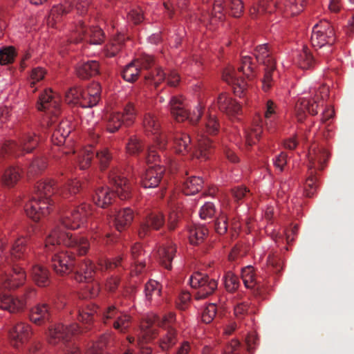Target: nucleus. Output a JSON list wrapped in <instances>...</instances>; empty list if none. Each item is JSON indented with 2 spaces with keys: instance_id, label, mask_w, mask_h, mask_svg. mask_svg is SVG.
<instances>
[{
  "instance_id": "obj_18",
  "label": "nucleus",
  "mask_w": 354,
  "mask_h": 354,
  "mask_svg": "<svg viewBox=\"0 0 354 354\" xmlns=\"http://www.w3.org/2000/svg\"><path fill=\"white\" fill-rule=\"evenodd\" d=\"M53 267L60 274L68 272L73 266L71 257L64 251H57L52 257Z\"/></svg>"
},
{
  "instance_id": "obj_23",
  "label": "nucleus",
  "mask_w": 354,
  "mask_h": 354,
  "mask_svg": "<svg viewBox=\"0 0 354 354\" xmlns=\"http://www.w3.org/2000/svg\"><path fill=\"white\" fill-rule=\"evenodd\" d=\"M26 305V299H14L8 294L0 295V308L15 313L23 309Z\"/></svg>"
},
{
  "instance_id": "obj_38",
  "label": "nucleus",
  "mask_w": 354,
  "mask_h": 354,
  "mask_svg": "<svg viewBox=\"0 0 354 354\" xmlns=\"http://www.w3.org/2000/svg\"><path fill=\"white\" fill-rule=\"evenodd\" d=\"M104 119L107 122V131L110 133L117 131L122 124L125 123L121 116V114L118 112H111L107 113Z\"/></svg>"
},
{
  "instance_id": "obj_36",
  "label": "nucleus",
  "mask_w": 354,
  "mask_h": 354,
  "mask_svg": "<svg viewBox=\"0 0 354 354\" xmlns=\"http://www.w3.org/2000/svg\"><path fill=\"white\" fill-rule=\"evenodd\" d=\"M174 149L176 153L183 155L188 153L191 149V138L187 133L178 134L174 140Z\"/></svg>"
},
{
  "instance_id": "obj_30",
  "label": "nucleus",
  "mask_w": 354,
  "mask_h": 354,
  "mask_svg": "<svg viewBox=\"0 0 354 354\" xmlns=\"http://www.w3.org/2000/svg\"><path fill=\"white\" fill-rule=\"evenodd\" d=\"M38 140L33 132H24L19 140L18 148L25 153H30L37 147Z\"/></svg>"
},
{
  "instance_id": "obj_33",
  "label": "nucleus",
  "mask_w": 354,
  "mask_h": 354,
  "mask_svg": "<svg viewBox=\"0 0 354 354\" xmlns=\"http://www.w3.org/2000/svg\"><path fill=\"white\" fill-rule=\"evenodd\" d=\"M278 77V73L276 70L275 64L270 66H266L264 68V75L262 79V88L265 92H268L274 85L276 79Z\"/></svg>"
},
{
  "instance_id": "obj_16",
  "label": "nucleus",
  "mask_w": 354,
  "mask_h": 354,
  "mask_svg": "<svg viewBox=\"0 0 354 354\" xmlns=\"http://www.w3.org/2000/svg\"><path fill=\"white\" fill-rule=\"evenodd\" d=\"M223 80L229 84L234 86V93L241 97L247 88V83L237 76V73L234 68L229 66L225 68L223 73Z\"/></svg>"
},
{
  "instance_id": "obj_49",
  "label": "nucleus",
  "mask_w": 354,
  "mask_h": 354,
  "mask_svg": "<svg viewBox=\"0 0 354 354\" xmlns=\"http://www.w3.org/2000/svg\"><path fill=\"white\" fill-rule=\"evenodd\" d=\"M304 0H286L285 10L292 15H297L304 10Z\"/></svg>"
},
{
  "instance_id": "obj_50",
  "label": "nucleus",
  "mask_w": 354,
  "mask_h": 354,
  "mask_svg": "<svg viewBox=\"0 0 354 354\" xmlns=\"http://www.w3.org/2000/svg\"><path fill=\"white\" fill-rule=\"evenodd\" d=\"M176 342V332L173 328H169L161 338L160 346L162 350H167L174 345Z\"/></svg>"
},
{
  "instance_id": "obj_48",
  "label": "nucleus",
  "mask_w": 354,
  "mask_h": 354,
  "mask_svg": "<svg viewBox=\"0 0 354 354\" xmlns=\"http://www.w3.org/2000/svg\"><path fill=\"white\" fill-rule=\"evenodd\" d=\"M241 277L245 286L247 288H252L255 286V278L253 267L248 266L241 270Z\"/></svg>"
},
{
  "instance_id": "obj_17",
  "label": "nucleus",
  "mask_w": 354,
  "mask_h": 354,
  "mask_svg": "<svg viewBox=\"0 0 354 354\" xmlns=\"http://www.w3.org/2000/svg\"><path fill=\"white\" fill-rule=\"evenodd\" d=\"M142 125L146 132L151 133L156 136V142L160 149H162L166 143L163 136H158L160 124L155 116L150 113L145 115Z\"/></svg>"
},
{
  "instance_id": "obj_20",
  "label": "nucleus",
  "mask_w": 354,
  "mask_h": 354,
  "mask_svg": "<svg viewBox=\"0 0 354 354\" xmlns=\"http://www.w3.org/2000/svg\"><path fill=\"white\" fill-rule=\"evenodd\" d=\"M164 223V216L161 213H152L142 223L139 230V235L143 237L147 235L151 230H159Z\"/></svg>"
},
{
  "instance_id": "obj_10",
  "label": "nucleus",
  "mask_w": 354,
  "mask_h": 354,
  "mask_svg": "<svg viewBox=\"0 0 354 354\" xmlns=\"http://www.w3.org/2000/svg\"><path fill=\"white\" fill-rule=\"evenodd\" d=\"M75 35L80 37L79 40H85L89 44L99 45L104 40V34L102 29L97 26L85 30L83 23H80L77 28Z\"/></svg>"
},
{
  "instance_id": "obj_24",
  "label": "nucleus",
  "mask_w": 354,
  "mask_h": 354,
  "mask_svg": "<svg viewBox=\"0 0 354 354\" xmlns=\"http://www.w3.org/2000/svg\"><path fill=\"white\" fill-rule=\"evenodd\" d=\"M71 130L72 127L69 121H62L52 135L51 140L53 144L58 146L64 145Z\"/></svg>"
},
{
  "instance_id": "obj_37",
  "label": "nucleus",
  "mask_w": 354,
  "mask_h": 354,
  "mask_svg": "<svg viewBox=\"0 0 354 354\" xmlns=\"http://www.w3.org/2000/svg\"><path fill=\"white\" fill-rule=\"evenodd\" d=\"M203 180L197 176H191L183 184V192L185 195H194L203 187Z\"/></svg>"
},
{
  "instance_id": "obj_62",
  "label": "nucleus",
  "mask_w": 354,
  "mask_h": 354,
  "mask_svg": "<svg viewBox=\"0 0 354 354\" xmlns=\"http://www.w3.org/2000/svg\"><path fill=\"white\" fill-rule=\"evenodd\" d=\"M166 75V73L161 68H157L151 75L149 77H146V79L149 80L151 84L157 86L165 80Z\"/></svg>"
},
{
  "instance_id": "obj_26",
  "label": "nucleus",
  "mask_w": 354,
  "mask_h": 354,
  "mask_svg": "<svg viewBox=\"0 0 354 354\" xmlns=\"http://www.w3.org/2000/svg\"><path fill=\"white\" fill-rule=\"evenodd\" d=\"M171 113L178 122H183L186 119L189 120L183 102L181 99L173 97L169 101Z\"/></svg>"
},
{
  "instance_id": "obj_59",
  "label": "nucleus",
  "mask_w": 354,
  "mask_h": 354,
  "mask_svg": "<svg viewBox=\"0 0 354 354\" xmlns=\"http://www.w3.org/2000/svg\"><path fill=\"white\" fill-rule=\"evenodd\" d=\"M216 212L214 205L211 202H206L201 207L199 212V216L201 219H207L212 218Z\"/></svg>"
},
{
  "instance_id": "obj_4",
  "label": "nucleus",
  "mask_w": 354,
  "mask_h": 354,
  "mask_svg": "<svg viewBox=\"0 0 354 354\" xmlns=\"http://www.w3.org/2000/svg\"><path fill=\"white\" fill-rule=\"evenodd\" d=\"M26 244L24 236L15 239L10 249H8L6 240L0 241V267L10 266L14 259H19L25 250Z\"/></svg>"
},
{
  "instance_id": "obj_41",
  "label": "nucleus",
  "mask_w": 354,
  "mask_h": 354,
  "mask_svg": "<svg viewBox=\"0 0 354 354\" xmlns=\"http://www.w3.org/2000/svg\"><path fill=\"white\" fill-rule=\"evenodd\" d=\"M276 6L275 0H261L257 6H254L250 10V12L252 16L263 12H272Z\"/></svg>"
},
{
  "instance_id": "obj_21",
  "label": "nucleus",
  "mask_w": 354,
  "mask_h": 354,
  "mask_svg": "<svg viewBox=\"0 0 354 354\" xmlns=\"http://www.w3.org/2000/svg\"><path fill=\"white\" fill-rule=\"evenodd\" d=\"M263 131L262 124L260 119H255L252 124L245 128L243 132V139L248 146L256 143Z\"/></svg>"
},
{
  "instance_id": "obj_5",
  "label": "nucleus",
  "mask_w": 354,
  "mask_h": 354,
  "mask_svg": "<svg viewBox=\"0 0 354 354\" xmlns=\"http://www.w3.org/2000/svg\"><path fill=\"white\" fill-rule=\"evenodd\" d=\"M189 281L191 286L197 289L195 295L196 299H205L212 294L218 285L216 280L201 272H196L192 274Z\"/></svg>"
},
{
  "instance_id": "obj_52",
  "label": "nucleus",
  "mask_w": 354,
  "mask_h": 354,
  "mask_svg": "<svg viewBox=\"0 0 354 354\" xmlns=\"http://www.w3.org/2000/svg\"><path fill=\"white\" fill-rule=\"evenodd\" d=\"M254 67L252 64L251 57L250 56H243L241 59V65L239 68V72L243 73L248 78L254 76Z\"/></svg>"
},
{
  "instance_id": "obj_39",
  "label": "nucleus",
  "mask_w": 354,
  "mask_h": 354,
  "mask_svg": "<svg viewBox=\"0 0 354 354\" xmlns=\"http://www.w3.org/2000/svg\"><path fill=\"white\" fill-rule=\"evenodd\" d=\"M32 277L39 286H46L48 283V272L42 266L35 265L32 269Z\"/></svg>"
},
{
  "instance_id": "obj_25",
  "label": "nucleus",
  "mask_w": 354,
  "mask_h": 354,
  "mask_svg": "<svg viewBox=\"0 0 354 354\" xmlns=\"http://www.w3.org/2000/svg\"><path fill=\"white\" fill-rule=\"evenodd\" d=\"M99 72V64L96 61L82 62L76 66V73L78 77L86 79L95 75Z\"/></svg>"
},
{
  "instance_id": "obj_51",
  "label": "nucleus",
  "mask_w": 354,
  "mask_h": 354,
  "mask_svg": "<svg viewBox=\"0 0 354 354\" xmlns=\"http://www.w3.org/2000/svg\"><path fill=\"white\" fill-rule=\"evenodd\" d=\"M142 254V250L141 249L140 245L138 243L135 244L131 248V256L134 260L136 274L140 272L142 268L144 267V264L142 259H139L140 257H141Z\"/></svg>"
},
{
  "instance_id": "obj_42",
  "label": "nucleus",
  "mask_w": 354,
  "mask_h": 354,
  "mask_svg": "<svg viewBox=\"0 0 354 354\" xmlns=\"http://www.w3.org/2000/svg\"><path fill=\"white\" fill-rule=\"evenodd\" d=\"M139 66L138 61L128 64L122 71L123 78L129 82L136 81L140 73Z\"/></svg>"
},
{
  "instance_id": "obj_55",
  "label": "nucleus",
  "mask_w": 354,
  "mask_h": 354,
  "mask_svg": "<svg viewBox=\"0 0 354 354\" xmlns=\"http://www.w3.org/2000/svg\"><path fill=\"white\" fill-rule=\"evenodd\" d=\"M97 313L95 306H87L79 310V319L82 322H89L93 320V315Z\"/></svg>"
},
{
  "instance_id": "obj_3",
  "label": "nucleus",
  "mask_w": 354,
  "mask_h": 354,
  "mask_svg": "<svg viewBox=\"0 0 354 354\" xmlns=\"http://www.w3.org/2000/svg\"><path fill=\"white\" fill-rule=\"evenodd\" d=\"M311 43L314 48L322 49L324 52H319V55H328L332 52L331 46L335 42L333 29L330 24L326 21H320L314 25L311 35Z\"/></svg>"
},
{
  "instance_id": "obj_27",
  "label": "nucleus",
  "mask_w": 354,
  "mask_h": 354,
  "mask_svg": "<svg viewBox=\"0 0 354 354\" xmlns=\"http://www.w3.org/2000/svg\"><path fill=\"white\" fill-rule=\"evenodd\" d=\"M37 196L41 200L49 201L50 205V197L55 193V183L52 180H44L37 183L36 187Z\"/></svg>"
},
{
  "instance_id": "obj_13",
  "label": "nucleus",
  "mask_w": 354,
  "mask_h": 354,
  "mask_svg": "<svg viewBox=\"0 0 354 354\" xmlns=\"http://www.w3.org/2000/svg\"><path fill=\"white\" fill-rule=\"evenodd\" d=\"M164 171V168L156 164L149 167L142 176L141 183L142 186L145 188L156 187L162 178Z\"/></svg>"
},
{
  "instance_id": "obj_47",
  "label": "nucleus",
  "mask_w": 354,
  "mask_h": 354,
  "mask_svg": "<svg viewBox=\"0 0 354 354\" xmlns=\"http://www.w3.org/2000/svg\"><path fill=\"white\" fill-rule=\"evenodd\" d=\"M223 0H216L214 4L213 10L209 16V21L212 24H216L218 21H221L225 18L223 12Z\"/></svg>"
},
{
  "instance_id": "obj_29",
  "label": "nucleus",
  "mask_w": 354,
  "mask_h": 354,
  "mask_svg": "<svg viewBox=\"0 0 354 354\" xmlns=\"http://www.w3.org/2000/svg\"><path fill=\"white\" fill-rule=\"evenodd\" d=\"M176 250L175 245L169 243L167 245H163L158 251L160 263L167 270L171 269V261Z\"/></svg>"
},
{
  "instance_id": "obj_32",
  "label": "nucleus",
  "mask_w": 354,
  "mask_h": 354,
  "mask_svg": "<svg viewBox=\"0 0 354 354\" xmlns=\"http://www.w3.org/2000/svg\"><path fill=\"white\" fill-rule=\"evenodd\" d=\"M21 175L17 168L10 167L2 174L1 183L4 187L10 188L14 187L19 180Z\"/></svg>"
},
{
  "instance_id": "obj_57",
  "label": "nucleus",
  "mask_w": 354,
  "mask_h": 354,
  "mask_svg": "<svg viewBox=\"0 0 354 354\" xmlns=\"http://www.w3.org/2000/svg\"><path fill=\"white\" fill-rule=\"evenodd\" d=\"M81 89L73 88L66 93V101L68 104H80L81 101Z\"/></svg>"
},
{
  "instance_id": "obj_58",
  "label": "nucleus",
  "mask_w": 354,
  "mask_h": 354,
  "mask_svg": "<svg viewBox=\"0 0 354 354\" xmlns=\"http://www.w3.org/2000/svg\"><path fill=\"white\" fill-rule=\"evenodd\" d=\"M216 313V307L214 304L211 303L207 305L202 312V320L205 323L211 322Z\"/></svg>"
},
{
  "instance_id": "obj_28",
  "label": "nucleus",
  "mask_w": 354,
  "mask_h": 354,
  "mask_svg": "<svg viewBox=\"0 0 354 354\" xmlns=\"http://www.w3.org/2000/svg\"><path fill=\"white\" fill-rule=\"evenodd\" d=\"M113 197V193L108 187H102L95 191L93 199L96 205L105 208L111 203Z\"/></svg>"
},
{
  "instance_id": "obj_1",
  "label": "nucleus",
  "mask_w": 354,
  "mask_h": 354,
  "mask_svg": "<svg viewBox=\"0 0 354 354\" xmlns=\"http://www.w3.org/2000/svg\"><path fill=\"white\" fill-rule=\"evenodd\" d=\"M91 214V205L86 203H82L71 212L66 214L61 219L59 225L55 226L45 241V248L48 251H53L61 244L75 248L80 255L85 254L89 248L88 240L84 236L73 238L72 234L63 230V227L76 230L84 227L88 217Z\"/></svg>"
},
{
  "instance_id": "obj_46",
  "label": "nucleus",
  "mask_w": 354,
  "mask_h": 354,
  "mask_svg": "<svg viewBox=\"0 0 354 354\" xmlns=\"http://www.w3.org/2000/svg\"><path fill=\"white\" fill-rule=\"evenodd\" d=\"M94 156V151L91 146H88L83 149L79 158L78 164L80 169L88 168Z\"/></svg>"
},
{
  "instance_id": "obj_9",
  "label": "nucleus",
  "mask_w": 354,
  "mask_h": 354,
  "mask_svg": "<svg viewBox=\"0 0 354 354\" xmlns=\"http://www.w3.org/2000/svg\"><path fill=\"white\" fill-rule=\"evenodd\" d=\"M37 108L40 111L49 110L56 117L60 111L59 100L50 89L45 90L39 96Z\"/></svg>"
},
{
  "instance_id": "obj_19",
  "label": "nucleus",
  "mask_w": 354,
  "mask_h": 354,
  "mask_svg": "<svg viewBox=\"0 0 354 354\" xmlns=\"http://www.w3.org/2000/svg\"><path fill=\"white\" fill-rule=\"evenodd\" d=\"M197 144L192 153L193 156L201 160H205L209 158L212 144L211 140L202 133H199L196 137Z\"/></svg>"
},
{
  "instance_id": "obj_34",
  "label": "nucleus",
  "mask_w": 354,
  "mask_h": 354,
  "mask_svg": "<svg viewBox=\"0 0 354 354\" xmlns=\"http://www.w3.org/2000/svg\"><path fill=\"white\" fill-rule=\"evenodd\" d=\"M145 297L149 302H158L161 292V286L155 280L149 281L145 285Z\"/></svg>"
},
{
  "instance_id": "obj_2",
  "label": "nucleus",
  "mask_w": 354,
  "mask_h": 354,
  "mask_svg": "<svg viewBox=\"0 0 354 354\" xmlns=\"http://www.w3.org/2000/svg\"><path fill=\"white\" fill-rule=\"evenodd\" d=\"M304 95V96L299 98L296 106L299 120L303 119L302 113L304 114L306 112L311 115L317 113V109L320 105L321 100L326 99L328 95V88L326 86H322L319 90L316 88H310V93Z\"/></svg>"
},
{
  "instance_id": "obj_40",
  "label": "nucleus",
  "mask_w": 354,
  "mask_h": 354,
  "mask_svg": "<svg viewBox=\"0 0 354 354\" xmlns=\"http://www.w3.org/2000/svg\"><path fill=\"white\" fill-rule=\"evenodd\" d=\"M207 230L202 225H194L189 230V240L192 245H198L202 243Z\"/></svg>"
},
{
  "instance_id": "obj_56",
  "label": "nucleus",
  "mask_w": 354,
  "mask_h": 354,
  "mask_svg": "<svg viewBox=\"0 0 354 354\" xmlns=\"http://www.w3.org/2000/svg\"><path fill=\"white\" fill-rule=\"evenodd\" d=\"M142 149L140 140L136 137H131L126 145L127 153L129 155H136Z\"/></svg>"
},
{
  "instance_id": "obj_43",
  "label": "nucleus",
  "mask_w": 354,
  "mask_h": 354,
  "mask_svg": "<svg viewBox=\"0 0 354 354\" xmlns=\"http://www.w3.org/2000/svg\"><path fill=\"white\" fill-rule=\"evenodd\" d=\"M95 272L94 266L89 260L84 261L80 266L78 274L76 276V280L82 282L84 280H89Z\"/></svg>"
},
{
  "instance_id": "obj_53",
  "label": "nucleus",
  "mask_w": 354,
  "mask_h": 354,
  "mask_svg": "<svg viewBox=\"0 0 354 354\" xmlns=\"http://www.w3.org/2000/svg\"><path fill=\"white\" fill-rule=\"evenodd\" d=\"M130 322L131 316L126 313H120L113 323V327L121 332H124L129 326Z\"/></svg>"
},
{
  "instance_id": "obj_64",
  "label": "nucleus",
  "mask_w": 354,
  "mask_h": 354,
  "mask_svg": "<svg viewBox=\"0 0 354 354\" xmlns=\"http://www.w3.org/2000/svg\"><path fill=\"white\" fill-rule=\"evenodd\" d=\"M228 7L231 11V15L234 17H239L243 12V5L241 0H230Z\"/></svg>"
},
{
  "instance_id": "obj_61",
  "label": "nucleus",
  "mask_w": 354,
  "mask_h": 354,
  "mask_svg": "<svg viewBox=\"0 0 354 354\" xmlns=\"http://www.w3.org/2000/svg\"><path fill=\"white\" fill-rule=\"evenodd\" d=\"M225 288L228 291H234L239 286V280L236 276L232 272H227L224 277Z\"/></svg>"
},
{
  "instance_id": "obj_63",
  "label": "nucleus",
  "mask_w": 354,
  "mask_h": 354,
  "mask_svg": "<svg viewBox=\"0 0 354 354\" xmlns=\"http://www.w3.org/2000/svg\"><path fill=\"white\" fill-rule=\"evenodd\" d=\"M136 111L135 110L134 106L132 104L129 103L124 108V111L121 114V116L124 122L129 124L133 121L136 117Z\"/></svg>"
},
{
  "instance_id": "obj_60",
  "label": "nucleus",
  "mask_w": 354,
  "mask_h": 354,
  "mask_svg": "<svg viewBox=\"0 0 354 354\" xmlns=\"http://www.w3.org/2000/svg\"><path fill=\"white\" fill-rule=\"evenodd\" d=\"M107 339L108 335H102L100 339L88 350L87 354H104L102 349L105 346Z\"/></svg>"
},
{
  "instance_id": "obj_8",
  "label": "nucleus",
  "mask_w": 354,
  "mask_h": 354,
  "mask_svg": "<svg viewBox=\"0 0 354 354\" xmlns=\"http://www.w3.org/2000/svg\"><path fill=\"white\" fill-rule=\"evenodd\" d=\"M78 326L76 324H73L68 328L64 325L58 324L52 326L48 330V341L50 344H55L61 340H67L72 335L77 331Z\"/></svg>"
},
{
  "instance_id": "obj_12",
  "label": "nucleus",
  "mask_w": 354,
  "mask_h": 354,
  "mask_svg": "<svg viewBox=\"0 0 354 354\" xmlns=\"http://www.w3.org/2000/svg\"><path fill=\"white\" fill-rule=\"evenodd\" d=\"M26 276L24 270L19 267H14L12 272L5 274L1 279V283L6 289H14L24 283Z\"/></svg>"
},
{
  "instance_id": "obj_7",
  "label": "nucleus",
  "mask_w": 354,
  "mask_h": 354,
  "mask_svg": "<svg viewBox=\"0 0 354 354\" xmlns=\"http://www.w3.org/2000/svg\"><path fill=\"white\" fill-rule=\"evenodd\" d=\"M50 205L49 201L41 200L37 197L28 201L25 205V212L28 217L37 221L43 216L49 214Z\"/></svg>"
},
{
  "instance_id": "obj_31",
  "label": "nucleus",
  "mask_w": 354,
  "mask_h": 354,
  "mask_svg": "<svg viewBox=\"0 0 354 354\" xmlns=\"http://www.w3.org/2000/svg\"><path fill=\"white\" fill-rule=\"evenodd\" d=\"M133 219V210L126 207L119 210L115 216V225L118 231H122Z\"/></svg>"
},
{
  "instance_id": "obj_14",
  "label": "nucleus",
  "mask_w": 354,
  "mask_h": 354,
  "mask_svg": "<svg viewBox=\"0 0 354 354\" xmlns=\"http://www.w3.org/2000/svg\"><path fill=\"white\" fill-rule=\"evenodd\" d=\"M218 109L229 116L238 114L241 110L240 104L234 100L227 93H221L216 101Z\"/></svg>"
},
{
  "instance_id": "obj_54",
  "label": "nucleus",
  "mask_w": 354,
  "mask_h": 354,
  "mask_svg": "<svg viewBox=\"0 0 354 354\" xmlns=\"http://www.w3.org/2000/svg\"><path fill=\"white\" fill-rule=\"evenodd\" d=\"M15 50L12 46L5 47L0 50V64H8L14 60Z\"/></svg>"
},
{
  "instance_id": "obj_44",
  "label": "nucleus",
  "mask_w": 354,
  "mask_h": 354,
  "mask_svg": "<svg viewBox=\"0 0 354 354\" xmlns=\"http://www.w3.org/2000/svg\"><path fill=\"white\" fill-rule=\"evenodd\" d=\"M47 165L45 156L41 155L36 156L32 158L29 165L28 172L32 174H39L46 168Z\"/></svg>"
},
{
  "instance_id": "obj_22",
  "label": "nucleus",
  "mask_w": 354,
  "mask_h": 354,
  "mask_svg": "<svg viewBox=\"0 0 354 354\" xmlns=\"http://www.w3.org/2000/svg\"><path fill=\"white\" fill-rule=\"evenodd\" d=\"M50 316V308L46 304H37L32 307L30 312V320L37 325H41Z\"/></svg>"
},
{
  "instance_id": "obj_45",
  "label": "nucleus",
  "mask_w": 354,
  "mask_h": 354,
  "mask_svg": "<svg viewBox=\"0 0 354 354\" xmlns=\"http://www.w3.org/2000/svg\"><path fill=\"white\" fill-rule=\"evenodd\" d=\"M313 57L308 48L304 47L297 55V64L302 69L311 67Z\"/></svg>"
},
{
  "instance_id": "obj_6",
  "label": "nucleus",
  "mask_w": 354,
  "mask_h": 354,
  "mask_svg": "<svg viewBox=\"0 0 354 354\" xmlns=\"http://www.w3.org/2000/svg\"><path fill=\"white\" fill-rule=\"evenodd\" d=\"M33 333L30 325L19 322L9 330V338L14 347H19L24 344Z\"/></svg>"
},
{
  "instance_id": "obj_11",
  "label": "nucleus",
  "mask_w": 354,
  "mask_h": 354,
  "mask_svg": "<svg viewBox=\"0 0 354 354\" xmlns=\"http://www.w3.org/2000/svg\"><path fill=\"white\" fill-rule=\"evenodd\" d=\"M109 178L115 188V193L122 200L128 198L131 195V187L128 180L123 176L118 170H113Z\"/></svg>"
},
{
  "instance_id": "obj_15",
  "label": "nucleus",
  "mask_w": 354,
  "mask_h": 354,
  "mask_svg": "<svg viewBox=\"0 0 354 354\" xmlns=\"http://www.w3.org/2000/svg\"><path fill=\"white\" fill-rule=\"evenodd\" d=\"M328 151L324 148L312 147L307 155L308 169H323V165L328 158Z\"/></svg>"
},
{
  "instance_id": "obj_35",
  "label": "nucleus",
  "mask_w": 354,
  "mask_h": 354,
  "mask_svg": "<svg viewBox=\"0 0 354 354\" xmlns=\"http://www.w3.org/2000/svg\"><path fill=\"white\" fill-rule=\"evenodd\" d=\"M254 56L259 64L266 66L275 64L274 58L270 55L267 44H261L257 46L254 51Z\"/></svg>"
}]
</instances>
